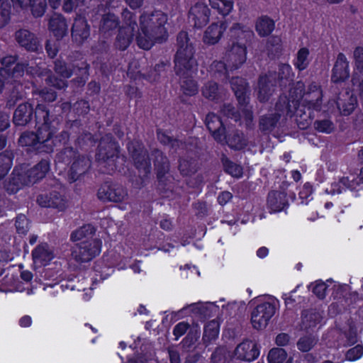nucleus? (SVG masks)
I'll return each instance as SVG.
<instances>
[{"label":"nucleus","instance_id":"obj_1","mask_svg":"<svg viewBox=\"0 0 363 363\" xmlns=\"http://www.w3.org/2000/svg\"><path fill=\"white\" fill-rule=\"evenodd\" d=\"M167 21V14L162 11H143L139 17L140 31L135 34L138 47L148 50L156 43L166 42L169 36L165 27Z\"/></svg>","mask_w":363,"mask_h":363},{"label":"nucleus","instance_id":"obj_2","mask_svg":"<svg viewBox=\"0 0 363 363\" xmlns=\"http://www.w3.org/2000/svg\"><path fill=\"white\" fill-rule=\"evenodd\" d=\"M177 51L174 56V72L177 76L193 74L197 70L198 62L195 57V46L185 31L177 36Z\"/></svg>","mask_w":363,"mask_h":363},{"label":"nucleus","instance_id":"obj_3","mask_svg":"<svg viewBox=\"0 0 363 363\" xmlns=\"http://www.w3.org/2000/svg\"><path fill=\"white\" fill-rule=\"evenodd\" d=\"M118 143L111 135L107 134L101 138L96 159L101 168H104V173L111 174L116 169L115 160L118 157Z\"/></svg>","mask_w":363,"mask_h":363},{"label":"nucleus","instance_id":"obj_4","mask_svg":"<svg viewBox=\"0 0 363 363\" xmlns=\"http://www.w3.org/2000/svg\"><path fill=\"white\" fill-rule=\"evenodd\" d=\"M56 106L38 104L35 108V119L38 128L44 131L57 130L62 122L63 117L57 113Z\"/></svg>","mask_w":363,"mask_h":363},{"label":"nucleus","instance_id":"obj_5","mask_svg":"<svg viewBox=\"0 0 363 363\" xmlns=\"http://www.w3.org/2000/svg\"><path fill=\"white\" fill-rule=\"evenodd\" d=\"M101 242L98 239L84 240L72 248V258L77 263L91 261L101 252Z\"/></svg>","mask_w":363,"mask_h":363},{"label":"nucleus","instance_id":"obj_6","mask_svg":"<svg viewBox=\"0 0 363 363\" xmlns=\"http://www.w3.org/2000/svg\"><path fill=\"white\" fill-rule=\"evenodd\" d=\"M127 148L135 167L143 172L144 176L149 174L151 169L150 160L144 145L138 140H133L128 143Z\"/></svg>","mask_w":363,"mask_h":363},{"label":"nucleus","instance_id":"obj_7","mask_svg":"<svg viewBox=\"0 0 363 363\" xmlns=\"http://www.w3.org/2000/svg\"><path fill=\"white\" fill-rule=\"evenodd\" d=\"M88 69L89 65L86 62H79L72 66H68L65 62L60 60H57L55 62L54 67L55 72L62 77L69 78L73 73L79 75L77 81L79 82V86L84 85L88 79Z\"/></svg>","mask_w":363,"mask_h":363},{"label":"nucleus","instance_id":"obj_8","mask_svg":"<svg viewBox=\"0 0 363 363\" xmlns=\"http://www.w3.org/2000/svg\"><path fill=\"white\" fill-rule=\"evenodd\" d=\"M276 312V306L270 302L259 303L251 312V323L256 330L264 329Z\"/></svg>","mask_w":363,"mask_h":363},{"label":"nucleus","instance_id":"obj_9","mask_svg":"<svg viewBox=\"0 0 363 363\" xmlns=\"http://www.w3.org/2000/svg\"><path fill=\"white\" fill-rule=\"evenodd\" d=\"M305 85L302 82H297L290 89L289 96H281L277 102V109L279 111L288 110L291 112V108H295L296 106L301 105L299 101L303 100Z\"/></svg>","mask_w":363,"mask_h":363},{"label":"nucleus","instance_id":"obj_10","mask_svg":"<svg viewBox=\"0 0 363 363\" xmlns=\"http://www.w3.org/2000/svg\"><path fill=\"white\" fill-rule=\"evenodd\" d=\"M97 196L104 202H121L127 196V192L121 185L105 182L99 187Z\"/></svg>","mask_w":363,"mask_h":363},{"label":"nucleus","instance_id":"obj_11","mask_svg":"<svg viewBox=\"0 0 363 363\" xmlns=\"http://www.w3.org/2000/svg\"><path fill=\"white\" fill-rule=\"evenodd\" d=\"M247 48L242 42L233 43L225 52L224 60L228 68L236 69L246 61Z\"/></svg>","mask_w":363,"mask_h":363},{"label":"nucleus","instance_id":"obj_12","mask_svg":"<svg viewBox=\"0 0 363 363\" xmlns=\"http://www.w3.org/2000/svg\"><path fill=\"white\" fill-rule=\"evenodd\" d=\"M45 133L43 128H38L36 133L26 131L21 134L18 143L22 147H30L38 153H45L43 147L45 142Z\"/></svg>","mask_w":363,"mask_h":363},{"label":"nucleus","instance_id":"obj_13","mask_svg":"<svg viewBox=\"0 0 363 363\" xmlns=\"http://www.w3.org/2000/svg\"><path fill=\"white\" fill-rule=\"evenodd\" d=\"M277 83V72H269L259 77L257 94L259 101L266 102L269 99L275 91Z\"/></svg>","mask_w":363,"mask_h":363},{"label":"nucleus","instance_id":"obj_14","mask_svg":"<svg viewBox=\"0 0 363 363\" xmlns=\"http://www.w3.org/2000/svg\"><path fill=\"white\" fill-rule=\"evenodd\" d=\"M14 38L18 45L26 51L36 52L41 49L39 39L35 33L26 28H20L14 33Z\"/></svg>","mask_w":363,"mask_h":363},{"label":"nucleus","instance_id":"obj_15","mask_svg":"<svg viewBox=\"0 0 363 363\" xmlns=\"http://www.w3.org/2000/svg\"><path fill=\"white\" fill-rule=\"evenodd\" d=\"M36 201L41 207L53 208L59 211H64L67 206L65 198L55 191L39 194Z\"/></svg>","mask_w":363,"mask_h":363},{"label":"nucleus","instance_id":"obj_16","mask_svg":"<svg viewBox=\"0 0 363 363\" xmlns=\"http://www.w3.org/2000/svg\"><path fill=\"white\" fill-rule=\"evenodd\" d=\"M306 106H307L303 104L296 106L295 108H291V113L288 112V110H284L286 117H295L296 123L301 130L306 129L312 122L311 109L313 108L308 106L307 110H306Z\"/></svg>","mask_w":363,"mask_h":363},{"label":"nucleus","instance_id":"obj_17","mask_svg":"<svg viewBox=\"0 0 363 363\" xmlns=\"http://www.w3.org/2000/svg\"><path fill=\"white\" fill-rule=\"evenodd\" d=\"M259 354L257 345L249 340L240 343L235 350V356L240 360L252 362Z\"/></svg>","mask_w":363,"mask_h":363},{"label":"nucleus","instance_id":"obj_18","mask_svg":"<svg viewBox=\"0 0 363 363\" xmlns=\"http://www.w3.org/2000/svg\"><path fill=\"white\" fill-rule=\"evenodd\" d=\"M286 116L285 111H279L275 105V112L267 113L259 119V129L264 134H269L277 128L281 116Z\"/></svg>","mask_w":363,"mask_h":363},{"label":"nucleus","instance_id":"obj_19","mask_svg":"<svg viewBox=\"0 0 363 363\" xmlns=\"http://www.w3.org/2000/svg\"><path fill=\"white\" fill-rule=\"evenodd\" d=\"M72 38L78 44L83 43L90 35V26L85 17L77 15L74 18L72 30Z\"/></svg>","mask_w":363,"mask_h":363},{"label":"nucleus","instance_id":"obj_20","mask_svg":"<svg viewBox=\"0 0 363 363\" xmlns=\"http://www.w3.org/2000/svg\"><path fill=\"white\" fill-rule=\"evenodd\" d=\"M210 9L203 3H196L189 12V19L196 28H202L209 21Z\"/></svg>","mask_w":363,"mask_h":363},{"label":"nucleus","instance_id":"obj_21","mask_svg":"<svg viewBox=\"0 0 363 363\" xmlns=\"http://www.w3.org/2000/svg\"><path fill=\"white\" fill-rule=\"evenodd\" d=\"M91 167V160L85 155L78 156L73 160L68 176L70 182H74L85 174Z\"/></svg>","mask_w":363,"mask_h":363},{"label":"nucleus","instance_id":"obj_22","mask_svg":"<svg viewBox=\"0 0 363 363\" xmlns=\"http://www.w3.org/2000/svg\"><path fill=\"white\" fill-rule=\"evenodd\" d=\"M57 130L45 131V142L43 145L45 153H51L55 147L62 145H66L69 140V133L67 130H63L57 135H55Z\"/></svg>","mask_w":363,"mask_h":363},{"label":"nucleus","instance_id":"obj_23","mask_svg":"<svg viewBox=\"0 0 363 363\" xmlns=\"http://www.w3.org/2000/svg\"><path fill=\"white\" fill-rule=\"evenodd\" d=\"M35 109L28 102L19 104L13 114L12 121L16 126H26L30 123Z\"/></svg>","mask_w":363,"mask_h":363},{"label":"nucleus","instance_id":"obj_24","mask_svg":"<svg viewBox=\"0 0 363 363\" xmlns=\"http://www.w3.org/2000/svg\"><path fill=\"white\" fill-rule=\"evenodd\" d=\"M349 77V61L343 53L340 52L333 68L331 79L333 82L337 83L344 82Z\"/></svg>","mask_w":363,"mask_h":363},{"label":"nucleus","instance_id":"obj_25","mask_svg":"<svg viewBox=\"0 0 363 363\" xmlns=\"http://www.w3.org/2000/svg\"><path fill=\"white\" fill-rule=\"evenodd\" d=\"M22 6H30L31 13L35 18L44 15L46 8V0H18ZM50 5L53 9H57L60 5L61 0H48Z\"/></svg>","mask_w":363,"mask_h":363},{"label":"nucleus","instance_id":"obj_26","mask_svg":"<svg viewBox=\"0 0 363 363\" xmlns=\"http://www.w3.org/2000/svg\"><path fill=\"white\" fill-rule=\"evenodd\" d=\"M226 28L227 25L225 22L211 23L204 32L203 43L210 45L218 43Z\"/></svg>","mask_w":363,"mask_h":363},{"label":"nucleus","instance_id":"obj_27","mask_svg":"<svg viewBox=\"0 0 363 363\" xmlns=\"http://www.w3.org/2000/svg\"><path fill=\"white\" fill-rule=\"evenodd\" d=\"M206 125L213 137L218 142L225 139V128L220 118L214 113H208L206 117Z\"/></svg>","mask_w":363,"mask_h":363},{"label":"nucleus","instance_id":"obj_28","mask_svg":"<svg viewBox=\"0 0 363 363\" xmlns=\"http://www.w3.org/2000/svg\"><path fill=\"white\" fill-rule=\"evenodd\" d=\"M230 84L239 104L245 106L248 101L247 92L249 91L245 79L240 77H232Z\"/></svg>","mask_w":363,"mask_h":363},{"label":"nucleus","instance_id":"obj_29","mask_svg":"<svg viewBox=\"0 0 363 363\" xmlns=\"http://www.w3.org/2000/svg\"><path fill=\"white\" fill-rule=\"evenodd\" d=\"M336 103L340 113L343 116L350 115L357 106V97L349 91L340 94Z\"/></svg>","mask_w":363,"mask_h":363},{"label":"nucleus","instance_id":"obj_30","mask_svg":"<svg viewBox=\"0 0 363 363\" xmlns=\"http://www.w3.org/2000/svg\"><path fill=\"white\" fill-rule=\"evenodd\" d=\"M321 313L315 310H305L302 312L301 328L306 332L313 331L322 320Z\"/></svg>","mask_w":363,"mask_h":363},{"label":"nucleus","instance_id":"obj_31","mask_svg":"<svg viewBox=\"0 0 363 363\" xmlns=\"http://www.w3.org/2000/svg\"><path fill=\"white\" fill-rule=\"evenodd\" d=\"M30 184H33L30 182L27 171L21 172L18 169H14L7 184V190L11 193H16L22 186Z\"/></svg>","mask_w":363,"mask_h":363},{"label":"nucleus","instance_id":"obj_32","mask_svg":"<svg viewBox=\"0 0 363 363\" xmlns=\"http://www.w3.org/2000/svg\"><path fill=\"white\" fill-rule=\"evenodd\" d=\"M152 156L153 157V162L157 172V179L160 182H162L165 174L169 171V160L162 151L157 149L152 152Z\"/></svg>","mask_w":363,"mask_h":363},{"label":"nucleus","instance_id":"obj_33","mask_svg":"<svg viewBox=\"0 0 363 363\" xmlns=\"http://www.w3.org/2000/svg\"><path fill=\"white\" fill-rule=\"evenodd\" d=\"M49 29L57 38H61L67 33V24L65 18L60 13L53 14L49 21Z\"/></svg>","mask_w":363,"mask_h":363},{"label":"nucleus","instance_id":"obj_34","mask_svg":"<svg viewBox=\"0 0 363 363\" xmlns=\"http://www.w3.org/2000/svg\"><path fill=\"white\" fill-rule=\"evenodd\" d=\"M35 264L40 266L47 264L53 257L52 251L46 243L38 245L32 252Z\"/></svg>","mask_w":363,"mask_h":363},{"label":"nucleus","instance_id":"obj_35","mask_svg":"<svg viewBox=\"0 0 363 363\" xmlns=\"http://www.w3.org/2000/svg\"><path fill=\"white\" fill-rule=\"evenodd\" d=\"M267 204L272 211H281L288 205L286 194L277 191L269 192L267 198Z\"/></svg>","mask_w":363,"mask_h":363},{"label":"nucleus","instance_id":"obj_36","mask_svg":"<svg viewBox=\"0 0 363 363\" xmlns=\"http://www.w3.org/2000/svg\"><path fill=\"white\" fill-rule=\"evenodd\" d=\"M49 170L50 161L45 159L41 160L38 164L27 171L30 182L33 184L38 182L45 177Z\"/></svg>","mask_w":363,"mask_h":363},{"label":"nucleus","instance_id":"obj_37","mask_svg":"<svg viewBox=\"0 0 363 363\" xmlns=\"http://www.w3.org/2000/svg\"><path fill=\"white\" fill-rule=\"evenodd\" d=\"M228 145L231 148L236 150H241L245 148L248 145V140L245 135L239 131L235 130L227 136L225 135V139Z\"/></svg>","mask_w":363,"mask_h":363},{"label":"nucleus","instance_id":"obj_38","mask_svg":"<svg viewBox=\"0 0 363 363\" xmlns=\"http://www.w3.org/2000/svg\"><path fill=\"white\" fill-rule=\"evenodd\" d=\"M192 74L177 76L179 78L180 90L184 95L194 96L198 92L197 82L193 79Z\"/></svg>","mask_w":363,"mask_h":363},{"label":"nucleus","instance_id":"obj_39","mask_svg":"<svg viewBox=\"0 0 363 363\" xmlns=\"http://www.w3.org/2000/svg\"><path fill=\"white\" fill-rule=\"evenodd\" d=\"M122 18L123 24L121 28L136 34L140 31V25L138 24L135 13L125 9L122 12Z\"/></svg>","mask_w":363,"mask_h":363},{"label":"nucleus","instance_id":"obj_40","mask_svg":"<svg viewBox=\"0 0 363 363\" xmlns=\"http://www.w3.org/2000/svg\"><path fill=\"white\" fill-rule=\"evenodd\" d=\"M274 27V21L267 16L259 17L256 21L255 29L261 37L270 35Z\"/></svg>","mask_w":363,"mask_h":363},{"label":"nucleus","instance_id":"obj_41","mask_svg":"<svg viewBox=\"0 0 363 363\" xmlns=\"http://www.w3.org/2000/svg\"><path fill=\"white\" fill-rule=\"evenodd\" d=\"M14 153L11 150L0 152V180L4 179L13 165Z\"/></svg>","mask_w":363,"mask_h":363},{"label":"nucleus","instance_id":"obj_42","mask_svg":"<svg viewBox=\"0 0 363 363\" xmlns=\"http://www.w3.org/2000/svg\"><path fill=\"white\" fill-rule=\"evenodd\" d=\"M230 36L238 40H250L254 36L252 30L248 27L242 26L239 23L234 24L230 29Z\"/></svg>","mask_w":363,"mask_h":363},{"label":"nucleus","instance_id":"obj_43","mask_svg":"<svg viewBox=\"0 0 363 363\" xmlns=\"http://www.w3.org/2000/svg\"><path fill=\"white\" fill-rule=\"evenodd\" d=\"M96 229L91 224H86L73 231L71 234L72 241H78L83 239L84 240H91L95 234Z\"/></svg>","mask_w":363,"mask_h":363},{"label":"nucleus","instance_id":"obj_44","mask_svg":"<svg viewBox=\"0 0 363 363\" xmlns=\"http://www.w3.org/2000/svg\"><path fill=\"white\" fill-rule=\"evenodd\" d=\"M219 333L218 322L213 320L209 321L204 327V332L202 340L205 344H209L212 340L216 339Z\"/></svg>","mask_w":363,"mask_h":363},{"label":"nucleus","instance_id":"obj_45","mask_svg":"<svg viewBox=\"0 0 363 363\" xmlns=\"http://www.w3.org/2000/svg\"><path fill=\"white\" fill-rule=\"evenodd\" d=\"M134 35L135 33L133 32L120 28L116 38L115 46L119 50H125L130 45Z\"/></svg>","mask_w":363,"mask_h":363},{"label":"nucleus","instance_id":"obj_46","mask_svg":"<svg viewBox=\"0 0 363 363\" xmlns=\"http://www.w3.org/2000/svg\"><path fill=\"white\" fill-rule=\"evenodd\" d=\"M119 26L118 18L113 13L104 15L100 24V30L104 33L113 30Z\"/></svg>","mask_w":363,"mask_h":363},{"label":"nucleus","instance_id":"obj_47","mask_svg":"<svg viewBox=\"0 0 363 363\" xmlns=\"http://www.w3.org/2000/svg\"><path fill=\"white\" fill-rule=\"evenodd\" d=\"M322 96V90L315 89L314 93L310 94H305L302 104L309 106V108L318 110L320 108L321 105Z\"/></svg>","mask_w":363,"mask_h":363},{"label":"nucleus","instance_id":"obj_48","mask_svg":"<svg viewBox=\"0 0 363 363\" xmlns=\"http://www.w3.org/2000/svg\"><path fill=\"white\" fill-rule=\"evenodd\" d=\"M309 56V50L306 48H301L297 54L296 60H294V65L296 69L299 71H303L306 69L310 62L308 59Z\"/></svg>","mask_w":363,"mask_h":363},{"label":"nucleus","instance_id":"obj_49","mask_svg":"<svg viewBox=\"0 0 363 363\" xmlns=\"http://www.w3.org/2000/svg\"><path fill=\"white\" fill-rule=\"evenodd\" d=\"M169 67L170 63L169 62H160L149 72L147 74L148 80L150 82L157 81L162 74L167 73Z\"/></svg>","mask_w":363,"mask_h":363},{"label":"nucleus","instance_id":"obj_50","mask_svg":"<svg viewBox=\"0 0 363 363\" xmlns=\"http://www.w3.org/2000/svg\"><path fill=\"white\" fill-rule=\"evenodd\" d=\"M203 96L209 100H217L220 98V92L217 83L210 81L206 82L202 87Z\"/></svg>","mask_w":363,"mask_h":363},{"label":"nucleus","instance_id":"obj_51","mask_svg":"<svg viewBox=\"0 0 363 363\" xmlns=\"http://www.w3.org/2000/svg\"><path fill=\"white\" fill-rule=\"evenodd\" d=\"M211 7L216 9L223 16H227L233 8V1L231 0H209Z\"/></svg>","mask_w":363,"mask_h":363},{"label":"nucleus","instance_id":"obj_52","mask_svg":"<svg viewBox=\"0 0 363 363\" xmlns=\"http://www.w3.org/2000/svg\"><path fill=\"white\" fill-rule=\"evenodd\" d=\"M40 74L45 76V82L48 85L57 89H62L67 86V82L55 77L50 69H43Z\"/></svg>","mask_w":363,"mask_h":363},{"label":"nucleus","instance_id":"obj_53","mask_svg":"<svg viewBox=\"0 0 363 363\" xmlns=\"http://www.w3.org/2000/svg\"><path fill=\"white\" fill-rule=\"evenodd\" d=\"M318 339L316 336L309 335H305L299 338L297 342L298 349L303 352H306L310 351L317 344Z\"/></svg>","mask_w":363,"mask_h":363},{"label":"nucleus","instance_id":"obj_54","mask_svg":"<svg viewBox=\"0 0 363 363\" xmlns=\"http://www.w3.org/2000/svg\"><path fill=\"white\" fill-rule=\"evenodd\" d=\"M11 4L9 0H0V28L6 26L10 21Z\"/></svg>","mask_w":363,"mask_h":363},{"label":"nucleus","instance_id":"obj_55","mask_svg":"<svg viewBox=\"0 0 363 363\" xmlns=\"http://www.w3.org/2000/svg\"><path fill=\"white\" fill-rule=\"evenodd\" d=\"M178 168L181 174L184 177L191 176L197 171L194 162L186 159H181L179 160Z\"/></svg>","mask_w":363,"mask_h":363},{"label":"nucleus","instance_id":"obj_56","mask_svg":"<svg viewBox=\"0 0 363 363\" xmlns=\"http://www.w3.org/2000/svg\"><path fill=\"white\" fill-rule=\"evenodd\" d=\"M356 184L353 180L350 181L348 177H342L340 179L339 183L333 184L331 189L330 190L327 189V191L332 194L336 192L340 194L342 192L341 188L352 189Z\"/></svg>","mask_w":363,"mask_h":363},{"label":"nucleus","instance_id":"obj_57","mask_svg":"<svg viewBox=\"0 0 363 363\" xmlns=\"http://www.w3.org/2000/svg\"><path fill=\"white\" fill-rule=\"evenodd\" d=\"M287 354L282 348H273L268 354L269 363H283Z\"/></svg>","mask_w":363,"mask_h":363},{"label":"nucleus","instance_id":"obj_58","mask_svg":"<svg viewBox=\"0 0 363 363\" xmlns=\"http://www.w3.org/2000/svg\"><path fill=\"white\" fill-rule=\"evenodd\" d=\"M77 156V152L72 147H65L57 155L58 161L65 163L70 162Z\"/></svg>","mask_w":363,"mask_h":363},{"label":"nucleus","instance_id":"obj_59","mask_svg":"<svg viewBox=\"0 0 363 363\" xmlns=\"http://www.w3.org/2000/svg\"><path fill=\"white\" fill-rule=\"evenodd\" d=\"M314 128L316 130L330 133L335 129L334 123L328 119L317 120L314 122Z\"/></svg>","mask_w":363,"mask_h":363},{"label":"nucleus","instance_id":"obj_60","mask_svg":"<svg viewBox=\"0 0 363 363\" xmlns=\"http://www.w3.org/2000/svg\"><path fill=\"white\" fill-rule=\"evenodd\" d=\"M363 355V345L358 344L349 349L345 353V359L348 361H356L360 359Z\"/></svg>","mask_w":363,"mask_h":363},{"label":"nucleus","instance_id":"obj_61","mask_svg":"<svg viewBox=\"0 0 363 363\" xmlns=\"http://www.w3.org/2000/svg\"><path fill=\"white\" fill-rule=\"evenodd\" d=\"M223 163L225 172L233 177H240L242 174V168L240 166L230 161L227 158L223 160Z\"/></svg>","mask_w":363,"mask_h":363},{"label":"nucleus","instance_id":"obj_62","mask_svg":"<svg viewBox=\"0 0 363 363\" xmlns=\"http://www.w3.org/2000/svg\"><path fill=\"white\" fill-rule=\"evenodd\" d=\"M220 112L223 116L233 119L235 122L240 120V113L231 104H224L221 107Z\"/></svg>","mask_w":363,"mask_h":363},{"label":"nucleus","instance_id":"obj_63","mask_svg":"<svg viewBox=\"0 0 363 363\" xmlns=\"http://www.w3.org/2000/svg\"><path fill=\"white\" fill-rule=\"evenodd\" d=\"M345 340L343 342V347H350L356 344L358 341L357 330L350 327V329L344 333Z\"/></svg>","mask_w":363,"mask_h":363},{"label":"nucleus","instance_id":"obj_64","mask_svg":"<svg viewBox=\"0 0 363 363\" xmlns=\"http://www.w3.org/2000/svg\"><path fill=\"white\" fill-rule=\"evenodd\" d=\"M354 59L357 69L363 73V48L357 47L354 50Z\"/></svg>","mask_w":363,"mask_h":363}]
</instances>
